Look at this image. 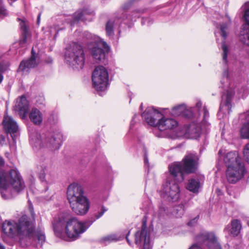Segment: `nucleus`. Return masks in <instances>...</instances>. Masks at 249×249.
Here are the masks:
<instances>
[{"instance_id":"nucleus-10","label":"nucleus","mask_w":249,"mask_h":249,"mask_svg":"<svg viewBox=\"0 0 249 249\" xmlns=\"http://www.w3.org/2000/svg\"><path fill=\"white\" fill-rule=\"evenodd\" d=\"M169 179L163 185L161 196L168 201H176L179 198V186L176 181H170Z\"/></svg>"},{"instance_id":"nucleus-43","label":"nucleus","mask_w":249,"mask_h":249,"mask_svg":"<svg viewBox=\"0 0 249 249\" xmlns=\"http://www.w3.org/2000/svg\"><path fill=\"white\" fill-rule=\"evenodd\" d=\"M202 106V103L201 101H199L197 102V103L196 104V107L198 109V111L200 110V109Z\"/></svg>"},{"instance_id":"nucleus-34","label":"nucleus","mask_w":249,"mask_h":249,"mask_svg":"<svg viewBox=\"0 0 249 249\" xmlns=\"http://www.w3.org/2000/svg\"><path fill=\"white\" fill-rule=\"evenodd\" d=\"M222 49L223 50V54H222V59L224 63H226L227 62V55L229 53V50L227 45L225 44V41L222 42Z\"/></svg>"},{"instance_id":"nucleus-19","label":"nucleus","mask_w":249,"mask_h":249,"mask_svg":"<svg viewBox=\"0 0 249 249\" xmlns=\"http://www.w3.org/2000/svg\"><path fill=\"white\" fill-rule=\"evenodd\" d=\"M28 109L29 103L25 96L22 95L17 99L14 110L18 113L22 119L26 117Z\"/></svg>"},{"instance_id":"nucleus-8","label":"nucleus","mask_w":249,"mask_h":249,"mask_svg":"<svg viewBox=\"0 0 249 249\" xmlns=\"http://www.w3.org/2000/svg\"><path fill=\"white\" fill-rule=\"evenodd\" d=\"M92 85L98 91L105 90L107 86L108 74L107 70L103 66L95 68L92 75Z\"/></svg>"},{"instance_id":"nucleus-27","label":"nucleus","mask_w":249,"mask_h":249,"mask_svg":"<svg viewBox=\"0 0 249 249\" xmlns=\"http://www.w3.org/2000/svg\"><path fill=\"white\" fill-rule=\"evenodd\" d=\"M172 114L174 116L182 115L187 118L193 116V113L191 110L186 109L184 105H180L174 107L172 110Z\"/></svg>"},{"instance_id":"nucleus-7","label":"nucleus","mask_w":249,"mask_h":249,"mask_svg":"<svg viewBox=\"0 0 249 249\" xmlns=\"http://www.w3.org/2000/svg\"><path fill=\"white\" fill-rule=\"evenodd\" d=\"M66 61L77 69H82L85 63V54L82 46L72 43L66 49L65 52Z\"/></svg>"},{"instance_id":"nucleus-26","label":"nucleus","mask_w":249,"mask_h":249,"mask_svg":"<svg viewBox=\"0 0 249 249\" xmlns=\"http://www.w3.org/2000/svg\"><path fill=\"white\" fill-rule=\"evenodd\" d=\"M37 66V63L35 54L32 50V55L31 57L27 61H22L21 62L18 70L21 71H28L31 68H33Z\"/></svg>"},{"instance_id":"nucleus-46","label":"nucleus","mask_w":249,"mask_h":249,"mask_svg":"<svg viewBox=\"0 0 249 249\" xmlns=\"http://www.w3.org/2000/svg\"><path fill=\"white\" fill-rule=\"evenodd\" d=\"M144 164L145 165H148V157H147V155L146 154H145L144 157Z\"/></svg>"},{"instance_id":"nucleus-28","label":"nucleus","mask_w":249,"mask_h":249,"mask_svg":"<svg viewBox=\"0 0 249 249\" xmlns=\"http://www.w3.org/2000/svg\"><path fill=\"white\" fill-rule=\"evenodd\" d=\"M18 21H20L19 25L20 27V29L22 31L21 33V37L20 39V44H24L26 43L28 39L31 37V34L28 31V28L26 26V21L24 20L21 19L19 18H18Z\"/></svg>"},{"instance_id":"nucleus-48","label":"nucleus","mask_w":249,"mask_h":249,"mask_svg":"<svg viewBox=\"0 0 249 249\" xmlns=\"http://www.w3.org/2000/svg\"><path fill=\"white\" fill-rule=\"evenodd\" d=\"M10 149L12 151L15 152L16 150V145L15 144H13V145L10 146Z\"/></svg>"},{"instance_id":"nucleus-18","label":"nucleus","mask_w":249,"mask_h":249,"mask_svg":"<svg viewBox=\"0 0 249 249\" xmlns=\"http://www.w3.org/2000/svg\"><path fill=\"white\" fill-rule=\"evenodd\" d=\"M62 141L63 136L61 133H54L45 139L43 146H46L52 150H57L60 148Z\"/></svg>"},{"instance_id":"nucleus-30","label":"nucleus","mask_w":249,"mask_h":249,"mask_svg":"<svg viewBox=\"0 0 249 249\" xmlns=\"http://www.w3.org/2000/svg\"><path fill=\"white\" fill-rule=\"evenodd\" d=\"M201 128L199 124H192L189 128L188 133L191 139L198 138L201 134Z\"/></svg>"},{"instance_id":"nucleus-1","label":"nucleus","mask_w":249,"mask_h":249,"mask_svg":"<svg viewBox=\"0 0 249 249\" xmlns=\"http://www.w3.org/2000/svg\"><path fill=\"white\" fill-rule=\"evenodd\" d=\"M92 224V221H81L76 218L66 219L63 215L55 217L52 222L54 232L57 236H60L64 232L72 240L77 239Z\"/></svg>"},{"instance_id":"nucleus-41","label":"nucleus","mask_w":249,"mask_h":249,"mask_svg":"<svg viewBox=\"0 0 249 249\" xmlns=\"http://www.w3.org/2000/svg\"><path fill=\"white\" fill-rule=\"evenodd\" d=\"M0 143L1 145H4L6 144L5 137L2 135L0 136Z\"/></svg>"},{"instance_id":"nucleus-49","label":"nucleus","mask_w":249,"mask_h":249,"mask_svg":"<svg viewBox=\"0 0 249 249\" xmlns=\"http://www.w3.org/2000/svg\"><path fill=\"white\" fill-rule=\"evenodd\" d=\"M40 13L38 15V17H37V22L38 23L39 22V19H40Z\"/></svg>"},{"instance_id":"nucleus-20","label":"nucleus","mask_w":249,"mask_h":249,"mask_svg":"<svg viewBox=\"0 0 249 249\" xmlns=\"http://www.w3.org/2000/svg\"><path fill=\"white\" fill-rule=\"evenodd\" d=\"M242 125L240 130V136L243 139H249V111L241 113L239 116Z\"/></svg>"},{"instance_id":"nucleus-31","label":"nucleus","mask_w":249,"mask_h":249,"mask_svg":"<svg viewBox=\"0 0 249 249\" xmlns=\"http://www.w3.org/2000/svg\"><path fill=\"white\" fill-rule=\"evenodd\" d=\"M124 237V235L122 236L116 234H111L102 237L100 239V242L104 244H107L112 242L120 241Z\"/></svg>"},{"instance_id":"nucleus-2","label":"nucleus","mask_w":249,"mask_h":249,"mask_svg":"<svg viewBox=\"0 0 249 249\" xmlns=\"http://www.w3.org/2000/svg\"><path fill=\"white\" fill-rule=\"evenodd\" d=\"M35 225L34 216L31 218L22 213L18 222L5 221L2 225V230L8 236H13L17 234L19 236L28 237L33 235Z\"/></svg>"},{"instance_id":"nucleus-23","label":"nucleus","mask_w":249,"mask_h":249,"mask_svg":"<svg viewBox=\"0 0 249 249\" xmlns=\"http://www.w3.org/2000/svg\"><path fill=\"white\" fill-rule=\"evenodd\" d=\"M241 227L240 221L234 219L231 221V225H228L225 227L224 231L233 237L237 236L240 232Z\"/></svg>"},{"instance_id":"nucleus-14","label":"nucleus","mask_w":249,"mask_h":249,"mask_svg":"<svg viewBox=\"0 0 249 249\" xmlns=\"http://www.w3.org/2000/svg\"><path fill=\"white\" fill-rule=\"evenodd\" d=\"M135 243L138 246L142 245L143 249H152L150 241V232L145 224H143L141 230L135 234Z\"/></svg>"},{"instance_id":"nucleus-4","label":"nucleus","mask_w":249,"mask_h":249,"mask_svg":"<svg viewBox=\"0 0 249 249\" xmlns=\"http://www.w3.org/2000/svg\"><path fill=\"white\" fill-rule=\"evenodd\" d=\"M67 198L72 211L75 214L83 215L88 213L89 203L84 195L81 186L75 183L70 184L67 189Z\"/></svg>"},{"instance_id":"nucleus-9","label":"nucleus","mask_w":249,"mask_h":249,"mask_svg":"<svg viewBox=\"0 0 249 249\" xmlns=\"http://www.w3.org/2000/svg\"><path fill=\"white\" fill-rule=\"evenodd\" d=\"M40 169L38 172V178L42 183L45 185L52 184L54 181V177L51 169L49 159H40Z\"/></svg>"},{"instance_id":"nucleus-16","label":"nucleus","mask_w":249,"mask_h":249,"mask_svg":"<svg viewBox=\"0 0 249 249\" xmlns=\"http://www.w3.org/2000/svg\"><path fill=\"white\" fill-rule=\"evenodd\" d=\"M234 94L233 90L230 89L227 90L222 95V101L220 104L219 112L217 113L218 117H220L221 113L230 114L231 109V101Z\"/></svg>"},{"instance_id":"nucleus-40","label":"nucleus","mask_w":249,"mask_h":249,"mask_svg":"<svg viewBox=\"0 0 249 249\" xmlns=\"http://www.w3.org/2000/svg\"><path fill=\"white\" fill-rule=\"evenodd\" d=\"M202 111L203 112V119L204 120H205L209 117V111L205 107H203Z\"/></svg>"},{"instance_id":"nucleus-15","label":"nucleus","mask_w":249,"mask_h":249,"mask_svg":"<svg viewBox=\"0 0 249 249\" xmlns=\"http://www.w3.org/2000/svg\"><path fill=\"white\" fill-rule=\"evenodd\" d=\"M244 6L243 17L245 22L242 26L239 38L241 42L249 46V1L246 2Z\"/></svg>"},{"instance_id":"nucleus-5","label":"nucleus","mask_w":249,"mask_h":249,"mask_svg":"<svg viewBox=\"0 0 249 249\" xmlns=\"http://www.w3.org/2000/svg\"><path fill=\"white\" fill-rule=\"evenodd\" d=\"M162 116L160 112L152 107H147L142 114V117L149 125L158 126L160 131L174 129L178 126V123L175 120Z\"/></svg>"},{"instance_id":"nucleus-45","label":"nucleus","mask_w":249,"mask_h":249,"mask_svg":"<svg viewBox=\"0 0 249 249\" xmlns=\"http://www.w3.org/2000/svg\"><path fill=\"white\" fill-rule=\"evenodd\" d=\"M189 249H202L201 247L197 246L196 244H193Z\"/></svg>"},{"instance_id":"nucleus-42","label":"nucleus","mask_w":249,"mask_h":249,"mask_svg":"<svg viewBox=\"0 0 249 249\" xmlns=\"http://www.w3.org/2000/svg\"><path fill=\"white\" fill-rule=\"evenodd\" d=\"M197 220V217H196L193 220H191L189 222H188V225L189 226H192L194 223H196Z\"/></svg>"},{"instance_id":"nucleus-35","label":"nucleus","mask_w":249,"mask_h":249,"mask_svg":"<svg viewBox=\"0 0 249 249\" xmlns=\"http://www.w3.org/2000/svg\"><path fill=\"white\" fill-rule=\"evenodd\" d=\"M8 14V11L5 8L2 1L0 0V16L5 17L7 16Z\"/></svg>"},{"instance_id":"nucleus-39","label":"nucleus","mask_w":249,"mask_h":249,"mask_svg":"<svg viewBox=\"0 0 249 249\" xmlns=\"http://www.w3.org/2000/svg\"><path fill=\"white\" fill-rule=\"evenodd\" d=\"M107 211V209L105 208L104 206L102 207V211L99 212L98 214L95 215L96 219H98L101 217L104 213L105 212Z\"/></svg>"},{"instance_id":"nucleus-25","label":"nucleus","mask_w":249,"mask_h":249,"mask_svg":"<svg viewBox=\"0 0 249 249\" xmlns=\"http://www.w3.org/2000/svg\"><path fill=\"white\" fill-rule=\"evenodd\" d=\"M227 168L235 165L236 163H242L241 159L236 152H230L227 154L224 159Z\"/></svg>"},{"instance_id":"nucleus-50","label":"nucleus","mask_w":249,"mask_h":249,"mask_svg":"<svg viewBox=\"0 0 249 249\" xmlns=\"http://www.w3.org/2000/svg\"><path fill=\"white\" fill-rule=\"evenodd\" d=\"M0 249H5V248L3 246H2V245H1L0 244Z\"/></svg>"},{"instance_id":"nucleus-11","label":"nucleus","mask_w":249,"mask_h":249,"mask_svg":"<svg viewBox=\"0 0 249 249\" xmlns=\"http://www.w3.org/2000/svg\"><path fill=\"white\" fill-rule=\"evenodd\" d=\"M245 169L244 163H236L235 165L230 166L226 171V177L229 182L234 183L241 179L244 176Z\"/></svg>"},{"instance_id":"nucleus-13","label":"nucleus","mask_w":249,"mask_h":249,"mask_svg":"<svg viewBox=\"0 0 249 249\" xmlns=\"http://www.w3.org/2000/svg\"><path fill=\"white\" fill-rule=\"evenodd\" d=\"M195 240L200 244L207 242V246L210 249H221V246L213 233L202 231L196 236Z\"/></svg>"},{"instance_id":"nucleus-38","label":"nucleus","mask_w":249,"mask_h":249,"mask_svg":"<svg viewBox=\"0 0 249 249\" xmlns=\"http://www.w3.org/2000/svg\"><path fill=\"white\" fill-rule=\"evenodd\" d=\"M227 29V25L223 24L220 26V31L221 32V36L224 38V40L226 38V37L227 36V34L226 33Z\"/></svg>"},{"instance_id":"nucleus-21","label":"nucleus","mask_w":249,"mask_h":249,"mask_svg":"<svg viewBox=\"0 0 249 249\" xmlns=\"http://www.w3.org/2000/svg\"><path fill=\"white\" fill-rule=\"evenodd\" d=\"M94 13L93 11L86 9L82 11H77L73 16V20L71 25L80 20L91 21L94 17Z\"/></svg>"},{"instance_id":"nucleus-3","label":"nucleus","mask_w":249,"mask_h":249,"mask_svg":"<svg viewBox=\"0 0 249 249\" xmlns=\"http://www.w3.org/2000/svg\"><path fill=\"white\" fill-rule=\"evenodd\" d=\"M4 164V160L0 157V167ZM25 185L20 173L16 169H12L8 172L0 169V191L2 197L6 199L4 193L10 188L19 193L23 191Z\"/></svg>"},{"instance_id":"nucleus-32","label":"nucleus","mask_w":249,"mask_h":249,"mask_svg":"<svg viewBox=\"0 0 249 249\" xmlns=\"http://www.w3.org/2000/svg\"><path fill=\"white\" fill-rule=\"evenodd\" d=\"M200 187V183L198 179L192 178L188 181L187 185V189L193 193H196L198 191Z\"/></svg>"},{"instance_id":"nucleus-29","label":"nucleus","mask_w":249,"mask_h":249,"mask_svg":"<svg viewBox=\"0 0 249 249\" xmlns=\"http://www.w3.org/2000/svg\"><path fill=\"white\" fill-rule=\"evenodd\" d=\"M29 118L31 121L36 125L40 124L43 121L41 112L36 108H32L29 113Z\"/></svg>"},{"instance_id":"nucleus-36","label":"nucleus","mask_w":249,"mask_h":249,"mask_svg":"<svg viewBox=\"0 0 249 249\" xmlns=\"http://www.w3.org/2000/svg\"><path fill=\"white\" fill-rule=\"evenodd\" d=\"M8 66L0 63V83L2 81L3 79V73L7 70Z\"/></svg>"},{"instance_id":"nucleus-37","label":"nucleus","mask_w":249,"mask_h":249,"mask_svg":"<svg viewBox=\"0 0 249 249\" xmlns=\"http://www.w3.org/2000/svg\"><path fill=\"white\" fill-rule=\"evenodd\" d=\"M243 154L246 160L249 163V143L245 146Z\"/></svg>"},{"instance_id":"nucleus-44","label":"nucleus","mask_w":249,"mask_h":249,"mask_svg":"<svg viewBox=\"0 0 249 249\" xmlns=\"http://www.w3.org/2000/svg\"><path fill=\"white\" fill-rule=\"evenodd\" d=\"M223 77L225 78L226 80L228 79V71L225 70L223 73Z\"/></svg>"},{"instance_id":"nucleus-33","label":"nucleus","mask_w":249,"mask_h":249,"mask_svg":"<svg viewBox=\"0 0 249 249\" xmlns=\"http://www.w3.org/2000/svg\"><path fill=\"white\" fill-rule=\"evenodd\" d=\"M40 136L36 134V138H34V136L32 135L30 136V143L31 144L36 148L41 147V140L39 139Z\"/></svg>"},{"instance_id":"nucleus-22","label":"nucleus","mask_w":249,"mask_h":249,"mask_svg":"<svg viewBox=\"0 0 249 249\" xmlns=\"http://www.w3.org/2000/svg\"><path fill=\"white\" fill-rule=\"evenodd\" d=\"M4 129L8 134H10L14 140L13 135L18 131V125L17 123L10 116L5 115L2 122Z\"/></svg>"},{"instance_id":"nucleus-6","label":"nucleus","mask_w":249,"mask_h":249,"mask_svg":"<svg viewBox=\"0 0 249 249\" xmlns=\"http://www.w3.org/2000/svg\"><path fill=\"white\" fill-rule=\"evenodd\" d=\"M84 36L89 41L88 49L95 61L100 62L104 59L105 51L108 52L109 49L107 43L88 32H85Z\"/></svg>"},{"instance_id":"nucleus-17","label":"nucleus","mask_w":249,"mask_h":249,"mask_svg":"<svg viewBox=\"0 0 249 249\" xmlns=\"http://www.w3.org/2000/svg\"><path fill=\"white\" fill-rule=\"evenodd\" d=\"M169 170L172 178L177 182H182L184 179V174H186L182 167V162H175L169 166Z\"/></svg>"},{"instance_id":"nucleus-47","label":"nucleus","mask_w":249,"mask_h":249,"mask_svg":"<svg viewBox=\"0 0 249 249\" xmlns=\"http://www.w3.org/2000/svg\"><path fill=\"white\" fill-rule=\"evenodd\" d=\"M130 231H128V232L126 233V234L125 235V239H126L127 242H128V243L129 245H131V243H130V241H129V239H128V235H129V234H130Z\"/></svg>"},{"instance_id":"nucleus-24","label":"nucleus","mask_w":249,"mask_h":249,"mask_svg":"<svg viewBox=\"0 0 249 249\" xmlns=\"http://www.w3.org/2000/svg\"><path fill=\"white\" fill-rule=\"evenodd\" d=\"M28 238L32 239L33 244L36 248H41L45 242V235L44 232L42 231H34L33 235Z\"/></svg>"},{"instance_id":"nucleus-12","label":"nucleus","mask_w":249,"mask_h":249,"mask_svg":"<svg viewBox=\"0 0 249 249\" xmlns=\"http://www.w3.org/2000/svg\"><path fill=\"white\" fill-rule=\"evenodd\" d=\"M199 159L196 154L188 153L182 160V167L186 174L195 173L198 167Z\"/></svg>"}]
</instances>
